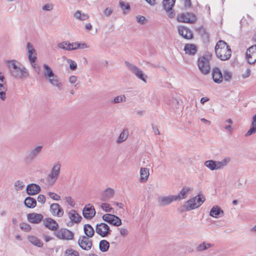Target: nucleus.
Masks as SVG:
<instances>
[{"label": "nucleus", "instance_id": "f257e3e1", "mask_svg": "<svg viewBox=\"0 0 256 256\" xmlns=\"http://www.w3.org/2000/svg\"><path fill=\"white\" fill-rule=\"evenodd\" d=\"M6 64L10 74L13 77L24 79L29 76V73L27 69L16 60H8L6 62Z\"/></svg>", "mask_w": 256, "mask_h": 256}, {"label": "nucleus", "instance_id": "f03ea898", "mask_svg": "<svg viewBox=\"0 0 256 256\" xmlns=\"http://www.w3.org/2000/svg\"><path fill=\"white\" fill-rule=\"evenodd\" d=\"M205 200L204 196L202 194L200 193L196 196L186 202L183 206L185 210L190 211L200 207Z\"/></svg>", "mask_w": 256, "mask_h": 256}, {"label": "nucleus", "instance_id": "7ed1b4c3", "mask_svg": "<svg viewBox=\"0 0 256 256\" xmlns=\"http://www.w3.org/2000/svg\"><path fill=\"white\" fill-rule=\"evenodd\" d=\"M212 54L210 53L204 54L198 59V67L202 73L204 74H208L210 70V61Z\"/></svg>", "mask_w": 256, "mask_h": 256}, {"label": "nucleus", "instance_id": "20e7f679", "mask_svg": "<svg viewBox=\"0 0 256 256\" xmlns=\"http://www.w3.org/2000/svg\"><path fill=\"white\" fill-rule=\"evenodd\" d=\"M60 168L61 164L60 162L54 164L46 179L49 184L53 185L57 180L60 173Z\"/></svg>", "mask_w": 256, "mask_h": 256}, {"label": "nucleus", "instance_id": "39448f33", "mask_svg": "<svg viewBox=\"0 0 256 256\" xmlns=\"http://www.w3.org/2000/svg\"><path fill=\"white\" fill-rule=\"evenodd\" d=\"M124 64L129 70L134 74L138 78L144 82H146L147 76L144 74L142 70L128 62H125Z\"/></svg>", "mask_w": 256, "mask_h": 256}, {"label": "nucleus", "instance_id": "423d86ee", "mask_svg": "<svg viewBox=\"0 0 256 256\" xmlns=\"http://www.w3.org/2000/svg\"><path fill=\"white\" fill-rule=\"evenodd\" d=\"M55 236L60 240H72L74 238V234L70 230L62 228L54 232Z\"/></svg>", "mask_w": 256, "mask_h": 256}, {"label": "nucleus", "instance_id": "0eeeda50", "mask_svg": "<svg viewBox=\"0 0 256 256\" xmlns=\"http://www.w3.org/2000/svg\"><path fill=\"white\" fill-rule=\"evenodd\" d=\"M102 220L110 224L118 226L122 224L121 220L116 216L110 214H106L102 216Z\"/></svg>", "mask_w": 256, "mask_h": 256}, {"label": "nucleus", "instance_id": "6e6552de", "mask_svg": "<svg viewBox=\"0 0 256 256\" xmlns=\"http://www.w3.org/2000/svg\"><path fill=\"white\" fill-rule=\"evenodd\" d=\"M78 244L84 250H89L91 249L92 242L90 238L85 236H81L78 240Z\"/></svg>", "mask_w": 256, "mask_h": 256}, {"label": "nucleus", "instance_id": "1a4fd4ad", "mask_svg": "<svg viewBox=\"0 0 256 256\" xmlns=\"http://www.w3.org/2000/svg\"><path fill=\"white\" fill-rule=\"evenodd\" d=\"M96 232L102 237L104 238L110 234L112 230L107 224L102 222L96 225Z\"/></svg>", "mask_w": 256, "mask_h": 256}, {"label": "nucleus", "instance_id": "9d476101", "mask_svg": "<svg viewBox=\"0 0 256 256\" xmlns=\"http://www.w3.org/2000/svg\"><path fill=\"white\" fill-rule=\"evenodd\" d=\"M43 149V146L42 145L38 146L30 149L27 153L26 156V160L27 161H32L36 158L41 153Z\"/></svg>", "mask_w": 256, "mask_h": 256}, {"label": "nucleus", "instance_id": "9b49d317", "mask_svg": "<svg viewBox=\"0 0 256 256\" xmlns=\"http://www.w3.org/2000/svg\"><path fill=\"white\" fill-rule=\"evenodd\" d=\"M248 62L250 64L256 62V45H253L247 49L246 53Z\"/></svg>", "mask_w": 256, "mask_h": 256}, {"label": "nucleus", "instance_id": "f8f14e48", "mask_svg": "<svg viewBox=\"0 0 256 256\" xmlns=\"http://www.w3.org/2000/svg\"><path fill=\"white\" fill-rule=\"evenodd\" d=\"M7 90L8 87L4 74L0 72V98L3 101L6 98Z\"/></svg>", "mask_w": 256, "mask_h": 256}, {"label": "nucleus", "instance_id": "ddd939ff", "mask_svg": "<svg viewBox=\"0 0 256 256\" xmlns=\"http://www.w3.org/2000/svg\"><path fill=\"white\" fill-rule=\"evenodd\" d=\"M177 20L180 22L192 24L196 21V16L192 13L182 14L177 16Z\"/></svg>", "mask_w": 256, "mask_h": 256}, {"label": "nucleus", "instance_id": "4468645a", "mask_svg": "<svg viewBox=\"0 0 256 256\" xmlns=\"http://www.w3.org/2000/svg\"><path fill=\"white\" fill-rule=\"evenodd\" d=\"M215 52L216 56L222 60H228L232 55V50L230 48L216 50Z\"/></svg>", "mask_w": 256, "mask_h": 256}, {"label": "nucleus", "instance_id": "2eb2a0df", "mask_svg": "<svg viewBox=\"0 0 256 256\" xmlns=\"http://www.w3.org/2000/svg\"><path fill=\"white\" fill-rule=\"evenodd\" d=\"M50 210L52 215L58 217H62L64 213L63 208L56 203L50 204Z\"/></svg>", "mask_w": 256, "mask_h": 256}, {"label": "nucleus", "instance_id": "dca6fc26", "mask_svg": "<svg viewBox=\"0 0 256 256\" xmlns=\"http://www.w3.org/2000/svg\"><path fill=\"white\" fill-rule=\"evenodd\" d=\"M82 214L86 219L92 218L96 214V210L94 206L90 204L86 205L83 210Z\"/></svg>", "mask_w": 256, "mask_h": 256}, {"label": "nucleus", "instance_id": "f3484780", "mask_svg": "<svg viewBox=\"0 0 256 256\" xmlns=\"http://www.w3.org/2000/svg\"><path fill=\"white\" fill-rule=\"evenodd\" d=\"M176 200L174 196H163L158 198V203L160 206H166Z\"/></svg>", "mask_w": 256, "mask_h": 256}, {"label": "nucleus", "instance_id": "a211bd4d", "mask_svg": "<svg viewBox=\"0 0 256 256\" xmlns=\"http://www.w3.org/2000/svg\"><path fill=\"white\" fill-rule=\"evenodd\" d=\"M178 31V34L186 39L190 40L192 38L193 34L192 31L186 27L179 26Z\"/></svg>", "mask_w": 256, "mask_h": 256}, {"label": "nucleus", "instance_id": "6ab92c4d", "mask_svg": "<svg viewBox=\"0 0 256 256\" xmlns=\"http://www.w3.org/2000/svg\"><path fill=\"white\" fill-rule=\"evenodd\" d=\"M192 190V188L184 186L178 194L174 195L176 200L178 201L186 198L189 192Z\"/></svg>", "mask_w": 256, "mask_h": 256}, {"label": "nucleus", "instance_id": "aec40b11", "mask_svg": "<svg viewBox=\"0 0 256 256\" xmlns=\"http://www.w3.org/2000/svg\"><path fill=\"white\" fill-rule=\"evenodd\" d=\"M44 224L46 228L54 232L57 231L58 228V224L56 222L51 218H46L44 220Z\"/></svg>", "mask_w": 256, "mask_h": 256}, {"label": "nucleus", "instance_id": "412c9836", "mask_svg": "<svg viewBox=\"0 0 256 256\" xmlns=\"http://www.w3.org/2000/svg\"><path fill=\"white\" fill-rule=\"evenodd\" d=\"M27 218L30 222L37 224L42 221L43 218V216L40 214L34 212L28 214Z\"/></svg>", "mask_w": 256, "mask_h": 256}, {"label": "nucleus", "instance_id": "4be33fe9", "mask_svg": "<svg viewBox=\"0 0 256 256\" xmlns=\"http://www.w3.org/2000/svg\"><path fill=\"white\" fill-rule=\"evenodd\" d=\"M40 187L36 184H31L27 186L26 188V193L28 195L34 196L38 194L40 192Z\"/></svg>", "mask_w": 256, "mask_h": 256}, {"label": "nucleus", "instance_id": "5701e85b", "mask_svg": "<svg viewBox=\"0 0 256 256\" xmlns=\"http://www.w3.org/2000/svg\"><path fill=\"white\" fill-rule=\"evenodd\" d=\"M212 76L214 82L216 83L220 84L223 80L222 74L218 68H213Z\"/></svg>", "mask_w": 256, "mask_h": 256}, {"label": "nucleus", "instance_id": "b1692460", "mask_svg": "<svg viewBox=\"0 0 256 256\" xmlns=\"http://www.w3.org/2000/svg\"><path fill=\"white\" fill-rule=\"evenodd\" d=\"M114 194V191L111 188H108L103 191L100 196V198L102 201H107L112 198Z\"/></svg>", "mask_w": 256, "mask_h": 256}, {"label": "nucleus", "instance_id": "393cba45", "mask_svg": "<svg viewBox=\"0 0 256 256\" xmlns=\"http://www.w3.org/2000/svg\"><path fill=\"white\" fill-rule=\"evenodd\" d=\"M68 216L70 220L74 222L75 224L80 222L82 218V216L74 210H72L68 212Z\"/></svg>", "mask_w": 256, "mask_h": 256}, {"label": "nucleus", "instance_id": "a878e982", "mask_svg": "<svg viewBox=\"0 0 256 256\" xmlns=\"http://www.w3.org/2000/svg\"><path fill=\"white\" fill-rule=\"evenodd\" d=\"M26 50L28 60L36 58V52L32 45L30 42L26 44Z\"/></svg>", "mask_w": 256, "mask_h": 256}, {"label": "nucleus", "instance_id": "bb28decb", "mask_svg": "<svg viewBox=\"0 0 256 256\" xmlns=\"http://www.w3.org/2000/svg\"><path fill=\"white\" fill-rule=\"evenodd\" d=\"M210 215L214 218H220L224 216V212L220 207L216 206L212 208Z\"/></svg>", "mask_w": 256, "mask_h": 256}, {"label": "nucleus", "instance_id": "cd10ccee", "mask_svg": "<svg viewBox=\"0 0 256 256\" xmlns=\"http://www.w3.org/2000/svg\"><path fill=\"white\" fill-rule=\"evenodd\" d=\"M186 54L190 56H194L197 52L196 46L193 44H186L184 48Z\"/></svg>", "mask_w": 256, "mask_h": 256}, {"label": "nucleus", "instance_id": "c85d7f7f", "mask_svg": "<svg viewBox=\"0 0 256 256\" xmlns=\"http://www.w3.org/2000/svg\"><path fill=\"white\" fill-rule=\"evenodd\" d=\"M214 246V244L210 243L206 241H204L199 244H198L196 248V250L198 252H201L204 251Z\"/></svg>", "mask_w": 256, "mask_h": 256}, {"label": "nucleus", "instance_id": "c756f323", "mask_svg": "<svg viewBox=\"0 0 256 256\" xmlns=\"http://www.w3.org/2000/svg\"><path fill=\"white\" fill-rule=\"evenodd\" d=\"M230 160V158L227 157L222 159L221 161H216V170L223 168L228 165Z\"/></svg>", "mask_w": 256, "mask_h": 256}, {"label": "nucleus", "instance_id": "7c9ffc66", "mask_svg": "<svg viewBox=\"0 0 256 256\" xmlns=\"http://www.w3.org/2000/svg\"><path fill=\"white\" fill-rule=\"evenodd\" d=\"M256 132V114L253 116L252 118V123L250 128L246 134V136L252 135Z\"/></svg>", "mask_w": 256, "mask_h": 256}, {"label": "nucleus", "instance_id": "2f4dec72", "mask_svg": "<svg viewBox=\"0 0 256 256\" xmlns=\"http://www.w3.org/2000/svg\"><path fill=\"white\" fill-rule=\"evenodd\" d=\"M150 176L149 169L146 168H142L140 170V182H146Z\"/></svg>", "mask_w": 256, "mask_h": 256}, {"label": "nucleus", "instance_id": "473e14b6", "mask_svg": "<svg viewBox=\"0 0 256 256\" xmlns=\"http://www.w3.org/2000/svg\"><path fill=\"white\" fill-rule=\"evenodd\" d=\"M84 231L85 236L88 238H92L94 234V230L93 228L90 224H86L84 226Z\"/></svg>", "mask_w": 256, "mask_h": 256}, {"label": "nucleus", "instance_id": "72a5a7b5", "mask_svg": "<svg viewBox=\"0 0 256 256\" xmlns=\"http://www.w3.org/2000/svg\"><path fill=\"white\" fill-rule=\"evenodd\" d=\"M24 205L30 208H34L36 205V201L33 198L28 196L24 201Z\"/></svg>", "mask_w": 256, "mask_h": 256}, {"label": "nucleus", "instance_id": "f704fd0d", "mask_svg": "<svg viewBox=\"0 0 256 256\" xmlns=\"http://www.w3.org/2000/svg\"><path fill=\"white\" fill-rule=\"evenodd\" d=\"M28 239L31 244L38 247H42L43 246L42 242L36 236H28Z\"/></svg>", "mask_w": 256, "mask_h": 256}, {"label": "nucleus", "instance_id": "c9c22d12", "mask_svg": "<svg viewBox=\"0 0 256 256\" xmlns=\"http://www.w3.org/2000/svg\"><path fill=\"white\" fill-rule=\"evenodd\" d=\"M74 18L78 20L84 21L88 20L89 18V16L88 14L82 12L80 10H77L74 14Z\"/></svg>", "mask_w": 256, "mask_h": 256}, {"label": "nucleus", "instance_id": "e433bc0d", "mask_svg": "<svg viewBox=\"0 0 256 256\" xmlns=\"http://www.w3.org/2000/svg\"><path fill=\"white\" fill-rule=\"evenodd\" d=\"M43 73L46 78L54 76V74L50 67L46 64H43Z\"/></svg>", "mask_w": 256, "mask_h": 256}, {"label": "nucleus", "instance_id": "4c0bfd02", "mask_svg": "<svg viewBox=\"0 0 256 256\" xmlns=\"http://www.w3.org/2000/svg\"><path fill=\"white\" fill-rule=\"evenodd\" d=\"M54 78H55L54 80H52L50 81V83L52 86L56 87L58 90H60L62 88V84L56 75L55 74Z\"/></svg>", "mask_w": 256, "mask_h": 256}, {"label": "nucleus", "instance_id": "58836bf2", "mask_svg": "<svg viewBox=\"0 0 256 256\" xmlns=\"http://www.w3.org/2000/svg\"><path fill=\"white\" fill-rule=\"evenodd\" d=\"M109 247L110 244L107 240H103L100 241L99 244V248L101 252H107L109 248Z\"/></svg>", "mask_w": 256, "mask_h": 256}, {"label": "nucleus", "instance_id": "ea45409f", "mask_svg": "<svg viewBox=\"0 0 256 256\" xmlns=\"http://www.w3.org/2000/svg\"><path fill=\"white\" fill-rule=\"evenodd\" d=\"M128 132L126 130H124L120 134L116 142L118 144L124 142L128 138Z\"/></svg>", "mask_w": 256, "mask_h": 256}, {"label": "nucleus", "instance_id": "a19ab883", "mask_svg": "<svg viewBox=\"0 0 256 256\" xmlns=\"http://www.w3.org/2000/svg\"><path fill=\"white\" fill-rule=\"evenodd\" d=\"M230 48L229 46L224 40H220L216 44L215 51L218 50H222Z\"/></svg>", "mask_w": 256, "mask_h": 256}, {"label": "nucleus", "instance_id": "79ce46f5", "mask_svg": "<svg viewBox=\"0 0 256 256\" xmlns=\"http://www.w3.org/2000/svg\"><path fill=\"white\" fill-rule=\"evenodd\" d=\"M204 165L211 170H216V161L213 160H206Z\"/></svg>", "mask_w": 256, "mask_h": 256}, {"label": "nucleus", "instance_id": "37998d69", "mask_svg": "<svg viewBox=\"0 0 256 256\" xmlns=\"http://www.w3.org/2000/svg\"><path fill=\"white\" fill-rule=\"evenodd\" d=\"M223 80L226 82H230L232 78V72L228 70H224L223 72Z\"/></svg>", "mask_w": 256, "mask_h": 256}, {"label": "nucleus", "instance_id": "c03bdc74", "mask_svg": "<svg viewBox=\"0 0 256 256\" xmlns=\"http://www.w3.org/2000/svg\"><path fill=\"white\" fill-rule=\"evenodd\" d=\"M66 60V61L69 64L70 66V68L72 70H76L77 68V64L76 62H74V60H71V59H70V58H68L66 57H64V58Z\"/></svg>", "mask_w": 256, "mask_h": 256}, {"label": "nucleus", "instance_id": "a18cd8bd", "mask_svg": "<svg viewBox=\"0 0 256 256\" xmlns=\"http://www.w3.org/2000/svg\"><path fill=\"white\" fill-rule=\"evenodd\" d=\"M79 252L72 248L67 249L64 253V256H79Z\"/></svg>", "mask_w": 256, "mask_h": 256}, {"label": "nucleus", "instance_id": "49530a36", "mask_svg": "<svg viewBox=\"0 0 256 256\" xmlns=\"http://www.w3.org/2000/svg\"><path fill=\"white\" fill-rule=\"evenodd\" d=\"M126 101V98L124 95H120L116 96L112 101V104H118Z\"/></svg>", "mask_w": 256, "mask_h": 256}, {"label": "nucleus", "instance_id": "de8ad7c7", "mask_svg": "<svg viewBox=\"0 0 256 256\" xmlns=\"http://www.w3.org/2000/svg\"><path fill=\"white\" fill-rule=\"evenodd\" d=\"M172 8L173 7L164 8V10L166 11V14L170 18H174L175 16V12L172 10Z\"/></svg>", "mask_w": 256, "mask_h": 256}, {"label": "nucleus", "instance_id": "09e8293b", "mask_svg": "<svg viewBox=\"0 0 256 256\" xmlns=\"http://www.w3.org/2000/svg\"><path fill=\"white\" fill-rule=\"evenodd\" d=\"M175 2L176 0H163V7H174Z\"/></svg>", "mask_w": 256, "mask_h": 256}, {"label": "nucleus", "instance_id": "8fccbe9b", "mask_svg": "<svg viewBox=\"0 0 256 256\" xmlns=\"http://www.w3.org/2000/svg\"><path fill=\"white\" fill-rule=\"evenodd\" d=\"M68 41L60 42L58 44V47L64 50H70V47L68 46Z\"/></svg>", "mask_w": 256, "mask_h": 256}, {"label": "nucleus", "instance_id": "3c124183", "mask_svg": "<svg viewBox=\"0 0 256 256\" xmlns=\"http://www.w3.org/2000/svg\"><path fill=\"white\" fill-rule=\"evenodd\" d=\"M136 19L137 22L140 24H144L147 22V20L146 19V18L142 16H136Z\"/></svg>", "mask_w": 256, "mask_h": 256}, {"label": "nucleus", "instance_id": "603ef678", "mask_svg": "<svg viewBox=\"0 0 256 256\" xmlns=\"http://www.w3.org/2000/svg\"><path fill=\"white\" fill-rule=\"evenodd\" d=\"M24 186V182L20 180H16L14 183V187L16 190H22Z\"/></svg>", "mask_w": 256, "mask_h": 256}, {"label": "nucleus", "instance_id": "864d4df0", "mask_svg": "<svg viewBox=\"0 0 256 256\" xmlns=\"http://www.w3.org/2000/svg\"><path fill=\"white\" fill-rule=\"evenodd\" d=\"M48 195L52 200H59L60 198V196L58 194H55L53 192H48Z\"/></svg>", "mask_w": 256, "mask_h": 256}, {"label": "nucleus", "instance_id": "5fc2aeb1", "mask_svg": "<svg viewBox=\"0 0 256 256\" xmlns=\"http://www.w3.org/2000/svg\"><path fill=\"white\" fill-rule=\"evenodd\" d=\"M101 208L106 212H110L112 208L110 207V205L107 203H103L101 204Z\"/></svg>", "mask_w": 256, "mask_h": 256}, {"label": "nucleus", "instance_id": "6e6d98bb", "mask_svg": "<svg viewBox=\"0 0 256 256\" xmlns=\"http://www.w3.org/2000/svg\"><path fill=\"white\" fill-rule=\"evenodd\" d=\"M20 228L22 230H24L26 232H29L31 230L30 226L24 222L20 224Z\"/></svg>", "mask_w": 256, "mask_h": 256}, {"label": "nucleus", "instance_id": "4d7b16f0", "mask_svg": "<svg viewBox=\"0 0 256 256\" xmlns=\"http://www.w3.org/2000/svg\"><path fill=\"white\" fill-rule=\"evenodd\" d=\"M120 8L123 10H129L130 9V6L128 3H126L125 2H124L123 1H120Z\"/></svg>", "mask_w": 256, "mask_h": 256}, {"label": "nucleus", "instance_id": "13d9d810", "mask_svg": "<svg viewBox=\"0 0 256 256\" xmlns=\"http://www.w3.org/2000/svg\"><path fill=\"white\" fill-rule=\"evenodd\" d=\"M68 46L70 47V50H76V49H78V42H74L72 43H70L68 42Z\"/></svg>", "mask_w": 256, "mask_h": 256}, {"label": "nucleus", "instance_id": "bf43d9fd", "mask_svg": "<svg viewBox=\"0 0 256 256\" xmlns=\"http://www.w3.org/2000/svg\"><path fill=\"white\" fill-rule=\"evenodd\" d=\"M66 202L72 207L74 206V200L70 196H66L65 198Z\"/></svg>", "mask_w": 256, "mask_h": 256}, {"label": "nucleus", "instance_id": "052dcab7", "mask_svg": "<svg viewBox=\"0 0 256 256\" xmlns=\"http://www.w3.org/2000/svg\"><path fill=\"white\" fill-rule=\"evenodd\" d=\"M119 230L120 234L123 236H126L128 234V231L126 228H121Z\"/></svg>", "mask_w": 256, "mask_h": 256}, {"label": "nucleus", "instance_id": "680f3d73", "mask_svg": "<svg viewBox=\"0 0 256 256\" xmlns=\"http://www.w3.org/2000/svg\"><path fill=\"white\" fill-rule=\"evenodd\" d=\"M37 200L38 202L44 204L46 202V198L43 194H39L38 196Z\"/></svg>", "mask_w": 256, "mask_h": 256}, {"label": "nucleus", "instance_id": "e2e57ef3", "mask_svg": "<svg viewBox=\"0 0 256 256\" xmlns=\"http://www.w3.org/2000/svg\"><path fill=\"white\" fill-rule=\"evenodd\" d=\"M200 32L202 34V36L206 38H208V34L207 33V32H206V30L204 28L202 27V28H200Z\"/></svg>", "mask_w": 256, "mask_h": 256}, {"label": "nucleus", "instance_id": "0e129e2a", "mask_svg": "<svg viewBox=\"0 0 256 256\" xmlns=\"http://www.w3.org/2000/svg\"><path fill=\"white\" fill-rule=\"evenodd\" d=\"M112 12V10L111 8H107L104 10V14L106 16L108 17L110 16Z\"/></svg>", "mask_w": 256, "mask_h": 256}, {"label": "nucleus", "instance_id": "69168bd1", "mask_svg": "<svg viewBox=\"0 0 256 256\" xmlns=\"http://www.w3.org/2000/svg\"><path fill=\"white\" fill-rule=\"evenodd\" d=\"M53 8V6L52 4H45L42 7V10H50Z\"/></svg>", "mask_w": 256, "mask_h": 256}, {"label": "nucleus", "instance_id": "338daca9", "mask_svg": "<svg viewBox=\"0 0 256 256\" xmlns=\"http://www.w3.org/2000/svg\"><path fill=\"white\" fill-rule=\"evenodd\" d=\"M251 74V70L250 68H247L246 72L242 74V77L244 78H248Z\"/></svg>", "mask_w": 256, "mask_h": 256}, {"label": "nucleus", "instance_id": "774afa93", "mask_svg": "<svg viewBox=\"0 0 256 256\" xmlns=\"http://www.w3.org/2000/svg\"><path fill=\"white\" fill-rule=\"evenodd\" d=\"M77 80V77L75 76H72L69 78V82L72 84H74Z\"/></svg>", "mask_w": 256, "mask_h": 256}]
</instances>
